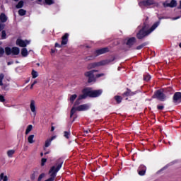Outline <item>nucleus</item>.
I'll use <instances>...</instances> for the list:
<instances>
[{
	"mask_svg": "<svg viewBox=\"0 0 181 181\" xmlns=\"http://www.w3.org/2000/svg\"><path fill=\"white\" fill-rule=\"evenodd\" d=\"M55 47H62V45H60L59 43H55Z\"/></svg>",
	"mask_w": 181,
	"mask_h": 181,
	"instance_id": "09e8293b",
	"label": "nucleus"
},
{
	"mask_svg": "<svg viewBox=\"0 0 181 181\" xmlns=\"http://www.w3.org/2000/svg\"><path fill=\"white\" fill-rule=\"evenodd\" d=\"M29 43H30V40H23L22 39H18L16 40V45L20 47H26Z\"/></svg>",
	"mask_w": 181,
	"mask_h": 181,
	"instance_id": "1a4fd4ad",
	"label": "nucleus"
},
{
	"mask_svg": "<svg viewBox=\"0 0 181 181\" xmlns=\"http://www.w3.org/2000/svg\"><path fill=\"white\" fill-rule=\"evenodd\" d=\"M135 43H136V39L135 37H132L127 40L126 45H127V46L131 47L132 46H134V45H135Z\"/></svg>",
	"mask_w": 181,
	"mask_h": 181,
	"instance_id": "ddd939ff",
	"label": "nucleus"
},
{
	"mask_svg": "<svg viewBox=\"0 0 181 181\" xmlns=\"http://www.w3.org/2000/svg\"><path fill=\"white\" fill-rule=\"evenodd\" d=\"M93 59H94V57L89 56L86 58V60H87V62H90V60H93Z\"/></svg>",
	"mask_w": 181,
	"mask_h": 181,
	"instance_id": "a19ab883",
	"label": "nucleus"
},
{
	"mask_svg": "<svg viewBox=\"0 0 181 181\" xmlns=\"http://www.w3.org/2000/svg\"><path fill=\"white\" fill-rule=\"evenodd\" d=\"M68 38H69V34L66 33L63 37H62V45H67L68 42Z\"/></svg>",
	"mask_w": 181,
	"mask_h": 181,
	"instance_id": "dca6fc26",
	"label": "nucleus"
},
{
	"mask_svg": "<svg viewBox=\"0 0 181 181\" xmlns=\"http://www.w3.org/2000/svg\"><path fill=\"white\" fill-rule=\"evenodd\" d=\"M108 48L105 47L100 49H98L95 52V56H100V54H104L105 53H107Z\"/></svg>",
	"mask_w": 181,
	"mask_h": 181,
	"instance_id": "4468645a",
	"label": "nucleus"
},
{
	"mask_svg": "<svg viewBox=\"0 0 181 181\" xmlns=\"http://www.w3.org/2000/svg\"><path fill=\"white\" fill-rule=\"evenodd\" d=\"M144 80L145 81H149V80H151V76H149V75L145 76Z\"/></svg>",
	"mask_w": 181,
	"mask_h": 181,
	"instance_id": "ea45409f",
	"label": "nucleus"
},
{
	"mask_svg": "<svg viewBox=\"0 0 181 181\" xmlns=\"http://www.w3.org/2000/svg\"><path fill=\"white\" fill-rule=\"evenodd\" d=\"M45 176H46V175H45V173H42V174L40 175V176L38 177L37 180H38V181H41L43 177H45Z\"/></svg>",
	"mask_w": 181,
	"mask_h": 181,
	"instance_id": "72a5a7b5",
	"label": "nucleus"
},
{
	"mask_svg": "<svg viewBox=\"0 0 181 181\" xmlns=\"http://www.w3.org/2000/svg\"><path fill=\"white\" fill-rule=\"evenodd\" d=\"M35 138V135L31 134L28 137V141L30 144H35V140L33 139Z\"/></svg>",
	"mask_w": 181,
	"mask_h": 181,
	"instance_id": "6ab92c4d",
	"label": "nucleus"
},
{
	"mask_svg": "<svg viewBox=\"0 0 181 181\" xmlns=\"http://www.w3.org/2000/svg\"><path fill=\"white\" fill-rule=\"evenodd\" d=\"M47 153H49V152L45 153V155H47Z\"/></svg>",
	"mask_w": 181,
	"mask_h": 181,
	"instance_id": "69168bd1",
	"label": "nucleus"
},
{
	"mask_svg": "<svg viewBox=\"0 0 181 181\" xmlns=\"http://www.w3.org/2000/svg\"><path fill=\"white\" fill-rule=\"evenodd\" d=\"M8 181V176L5 175L4 173L0 174V181Z\"/></svg>",
	"mask_w": 181,
	"mask_h": 181,
	"instance_id": "412c9836",
	"label": "nucleus"
},
{
	"mask_svg": "<svg viewBox=\"0 0 181 181\" xmlns=\"http://www.w3.org/2000/svg\"><path fill=\"white\" fill-rule=\"evenodd\" d=\"M20 52H21V49L18 47H13L11 49V53H12V54H14L15 56H18V54H19Z\"/></svg>",
	"mask_w": 181,
	"mask_h": 181,
	"instance_id": "2eb2a0df",
	"label": "nucleus"
},
{
	"mask_svg": "<svg viewBox=\"0 0 181 181\" xmlns=\"http://www.w3.org/2000/svg\"><path fill=\"white\" fill-rule=\"evenodd\" d=\"M4 28H5V25L0 23V32L1 30H4Z\"/></svg>",
	"mask_w": 181,
	"mask_h": 181,
	"instance_id": "a18cd8bd",
	"label": "nucleus"
},
{
	"mask_svg": "<svg viewBox=\"0 0 181 181\" xmlns=\"http://www.w3.org/2000/svg\"><path fill=\"white\" fill-rule=\"evenodd\" d=\"M179 47L181 48V42L179 44Z\"/></svg>",
	"mask_w": 181,
	"mask_h": 181,
	"instance_id": "e2e57ef3",
	"label": "nucleus"
},
{
	"mask_svg": "<svg viewBox=\"0 0 181 181\" xmlns=\"http://www.w3.org/2000/svg\"><path fill=\"white\" fill-rule=\"evenodd\" d=\"M40 155H41V156H43V153H41Z\"/></svg>",
	"mask_w": 181,
	"mask_h": 181,
	"instance_id": "0e129e2a",
	"label": "nucleus"
},
{
	"mask_svg": "<svg viewBox=\"0 0 181 181\" xmlns=\"http://www.w3.org/2000/svg\"><path fill=\"white\" fill-rule=\"evenodd\" d=\"M0 101L1 103H5V98H4V95H0Z\"/></svg>",
	"mask_w": 181,
	"mask_h": 181,
	"instance_id": "37998d69",
	"label": "nucleus"
},
{
	"mask_svg": "<svg viewBox=\"0 0 181 181\" xmlns=\"http://www.w3.org/2000/svg\"><path fill=\"white\" fill-rule=\"evenodd\" d=\"M157 108H158V110H163L164 107H163V105H158L157 107Z\"/></svg>",
	"mask_w": 181,
	"mask_h": 181,
	"instance_id": "49530a36",
	"label": "nucleus"
},
{
	"mask_svg": "<svg viewBox=\"0 0 181 181\" xmlns=\"http://www.w3.org/2000/svg\"><path fill=\"white\" fill-rule=\"evenodd\" d=\"M33 84H31V86H30V89L32 90V88H33Z\"/></svg>",
	"mask_w": 181,
	"mask_h": 181,
	"instance_id": "bf43d9fd",
	"label": "nucleus"
},
{
	"mask_svg": "<svg viewBox=\"0 0 181 181\" xmlns=\"http://www.w3.org/2000/svg\"><path fill=\"white\" fill-rule=\"evenodd\" d=\"M145 173H146L145 170L139 171V175H140V176H144Z\"/></svg>",
	"mask_w": 181,
	"mask_h": 181,
	"instance_id": "58836bf2",
	"label": "nucleus"
},
{
	"mask_svg": "<svg viewBox=\"0 0 181 181\" xmlns=\"http://www.w3.org/2000/svg\"><path fill=\"white\" fill-rule=\"evenodd\" d=\"M177 6V1L176 0H171L170 2V8H175Z\"/></svg>",
	"mask_w": 181,
	"mask_h": 181,
	"instance_id": "aec40b11",
	"label": "nucleus"
},
{
	"mask_svg": "<svg viewBox=\"0 0 181 181\" xmlns=\"http://www.w3.org/2000/svg\"><path fill=\"white\" fill-rule=\"evenodd\" d=\"M1 9H4V6H3V5L1 6Z\"/></svg>",
	"mask_w": 181,
	"mask_h": 181,
	"instance_id": "680f3d73",
	"label": "nucleus"
},
{
	"mask_svg": "<svg viewBox=\"0 0 181 181\" xmlns=\"http://www.w3.org/2000/svg\"><path fill=\"white\" fill-rule=\"evenodd\" d=\"M15 155V150H8L7 151V156L8 158H12Z\"/></svg>",
	"mask_w": 181,
	"mask_h": 181,
	"instance_id": "4be33fe9",
	"label": "nucleus"
},
{
	"mask_svg": "<svg viewBox=\"0 0 181 181\" xmlns=\"http://www.w3.org/2000/svg\"><path fill=\"white\" fill-rule=\"evenodd\" d=\"M54 138H56V136H54L52 137V139H52V141L53 139H54Z\"/></svg>",
	"mask_w": 181,
	"mask_h": 181,
	"instance_id": "4d7b16f0",
	"label": "nucleus"
},
{
	"mask_svg": "<svg viewBox=\"0 0 181 181\" xmlns=\"http://www.w3.org/2000/svg\"><path fill=\"white\" fill-rule=\"evenodd\" d=\"M84 132H86V134H88V132H91V130L88 129L87 130H84Z\"/></svg>",
	"mask_w": 181,
	"mask_h": 181,
	"instance_id": "8fccbe9b",
	"label": "nucleus"
},
{
	"mask_svg": "<svg viewBox=\"0 0 181 181\" xmlns=\"http://www.w3.org/2000/svg\"><path fill=\"white\" fill-rule=\"evenodd\" d=\"M115 98L118 104H119L122 100V98H121L119 96H115Z\"/></svg>",
	"mask_w": 181,
	"mask_h": 181,
	"instance_id": "473e14b6",
	"label": "nucleus"
},
{
	"mask_svg": "<svg viewBox=\"0 0 181 181\" xmlns=\"http://www.w3.org/2000/svg\"><path fill=\"white\" fill-rule=\"evenodd\" d=\"M87 88H85L83 90L82 93L83 94L80 95L78 98V99L76 100L75 103H74V106L76 107V105H80V100H84L86 98H87V97H88V93H87Z\"/></svg>",
	"mask_w": 181,
	"mask_h": 181,
	"instance_id": "6e6552de",
	"label": "nucleus"
},
{
	"mask_svg": "<svg viewBox=\"0 0 181 181\" xmlns=\"http://www.w3.org/2000/svg\"><path fill=\"white\" fill-rule=\"evenodd\" d=\"M31 74H32L33 78H36V77H37L39 76V74H37V71H36L35 70L32 71Z\"/></svg>",
	"mask_w": 181,
	"mask_h": 181,
	"instance_id": "cd10ccee",
	"label": "nucleus"
},
{
	"mask_svg": "<svg viewBox=\"0 0 181 181\" xmlns=\"http://www.w3.org/2000/svg\"><path fill=\"white\" fill-rule=\"evenodd\" d=\"M112 62H114V58L111 59H105L100 61L99 62H93L88 64L87 69L91 70V69H95V67H100V66H107L110 64Z\"/></svg>",
	"mask_w": 181,
	"mask_h": 181,
	"instance_id": "7ed1b4c3",
	"label": "nucleus"
},
{
	"mask_svg": "<svg viewBox=\"0 0 181 181\" xmlns=\"http://www.w3.org/2000/svg\"><path fill=\"white\" fill-rule=\"evenodd\" d=\"M28 54H29V52H28V49L26 48L21 49V56H23V57H26Z\"/></svg>",
	"mask_w": 181,
	"mask_h": 181,
	"instance_id": "f3484780",
	"label": "nucleus"
},
{
	"mask_svg": "<svg viewBox=\"0 0 181 181\" xmlns=\"http://www.w3.org/2000/svg\"><path fill=\"white\" fill-rule=\"evenodd\" d=\"M0 21L1 22H2L3 23H5V22H6V21H8V18L6 17V16L5 15V13H1L0 15Z\"/></svg>",
	"mask_w": 181,
	"mask_h": 181,
	"instance_id": "a211bd4d",
	"label": "nucleus"
},
{
	"mask_svg": "<svg viewBox=\"0 0 181 181\" xmlns=\"http://www.w3.org/2000/svg\"><path fill=\"white\" fill-rule=\"evenodd\" d=\"M131 91L130 90H127V92H125L123 95H126L127 97H128V95H132V94H130Z\"/></svg>",
	"mask_w": 181,
	"mask_h": 181,
	"instance_id": "79ce46f5",
	"label": "nucleus"
},
{
	"mask_svg": "<svg viewBox=\"0 0 181 181\" xmlns=\"http://www.w3.org/2000/svg\"><path fill=\"white\" fill-rule=\"evenodd\" d=\"M144 46H145V45L142 44V45L138 46V47H136V49H137V50H141V49H142Z\"/></svg>",
	"mask_w": 181,
	"mask_h": 181,
	"instance_id": "c03bdc74",
	"label": "nucleus"
},
{
	"mask_svg": "<svg viewBox=\"0 0 181 181\" xmlns=\"http://www.w3.org/2000/svg\"><path fill=\"white\" fill-rule=\"evenodd\" d=\"M179 18H180V17L178 16V17L174 18L173 20L176 21V19H179Z\"/></svg>",
	"mask_w": 181,
	"mask_h": 181,
	"instance_id": "13d9d810",
	"label": "nucleus"
},
{
	"mask_svg": "<svg viewBox=\"0 0 181 181\" xmlns=\"http://www.w3.org/2000/svg\"><path fill=\"white\" fill-rule=\"evenodd\" d=\"M5 52L7 56H9V54H12V49H11L9 47H6L5 48Z\"/></svg>",
	"mask_w": 181,
	"mask_h": 181,
	"instance_id": "b1692460",
	"label": "nucleus"
},
{
	"mask_svg": "<svg viewBox=\"0 0 181 181\" xmlns=\"http://www.w3.org/2000/svg\"><path fill=\"white\" fill-rule=\"evenodd\" d=\"M163 5L164 8H170V3H163Z\"/></svg>",
	"mask_w": 181,
	"mask_h": 181,
	"instance_id": "e433bc0d",
	"label": "nucleus"
},
{
	"mask_svg": "<svg viewBox=\"0 0 181 181\" xmlns=\"http://www.w3.org/2000/svg\"><path fill=\"white\" fill-rule=\"evenodd\" d=\"M51 131H52V132L54 131V127H52Z\"/></svg>",
	"mask_w": 181,
	"mask_h": 181,
	"instance_id": "6e6d98bb",
	"label": "nucleus"
},
{
	"mask_svg": "<svg viewBox=\"0 0 181 181\" xmlns=\"http://www.w3.org/2000/svg\"><path fill=\"white\" fill-rule=\"evenodd\" d=\"M177 9H181V0L180 1V4L177 7Z\"/></svg>",
	"mask_w": 181,
	"mask_h": 181,
	"instance_id": "603ef678",
	"label": "nucleus"
},
{
	"mask_svg": "<svg viewBox=\"0 0 181 181\" xmlns=\"http://www.w3.org/2000/svg\"><path fill=\"white\" fill-rule=\"evenodd\" d=\"M16 8H17V9H21V8H23V1H20L16 6Z\"/></svg>",
	"mask_w": 181,
	"mask_h": 181,
	"instance_id": "393cba45",
	"label": "nucleus"
},
{
	"mask_svg": "<svg viewBox=\"0 0 181 181\" xmlns=\"http://www.w3.org/2000/svg\"><path fill=\"white\" fill-rule=\"evenodd\" d=\"M4 77H5V75H4V74H0V86H4V83H2V81Z\"/></svg>",
	"mask_w": 181,
	"mask_h": 181,
	"instance_id": "c756f323",
	"label": "nucleus"
},
{
	"mask_svg": "<svg viewBox=\"0 0 181 181\" xmlns=\"http://www.w3.org/2000/svg\"><path fill=\"white\" fill-rule=\"evenodd\" d=\"M88 108H90V106H88V105H87V104L81 105L78 106L77 107H76V106H74L71 110L70 117L71 118V117H73V115H74V114H76V112H77V111H86V110H88Z\"/></svg>",
	"mask_w": 181,
	"mask_h": 181,
	"instance_id": "20e7f679",
	"label": "nucleus"
},
{
	"mask_svg": "<svg viewBox=\"0 0 181 181\" xmlns=\"http://www.w3.org/2000/svg\"><path fill=\"white\" fill-rule=\"evenodd\" d=\"M37 81H35L33 83V84L35 86V84H37Z\"/></svg>",
	"mask_w": 181,
	"mask_h": 181,
	"instance_id": "5fc2aeb1",
	"label": "nucleus"
},
{
	"mask_svg": "<svg viewBox=\"0 0 181 181\" xmlns=\"http://www.w3.org/2000/svg\"><path fill=\"white\" fill-rule=\"evenodd\" d=\"M159 26V22H157L156 23H154L151 28H150V30L145 31V27H144L141 30H140V31L137 33L136 36H137V39H144V37H145V36H148V35H149L150 33H152V32H153V30L158 27Z\"/></svg>",
	"mask_w": 181,
	"mask_h": 181,
	"instance_id": "f03ea898",
	"label": "nucleus"
},
{
	"mask_svg": "<svg viewBox=\"0 0 181 181\" xmlns=\"http://www.w3.org/2000/svg\"><path fill=\"white\" fill-rule=\"evenodd\" d=\"M4 88H6V86H4Z\"/></svg>",
	"mask_w": 181,
	"mask_h": 181,
	"instance_id": "338daca9",
	"label": "nucleus"
},
{
	"mask_svg": "<svg viewBox=\"0 0 181 181\" xmlns=\"http://www.w3.org/2000/svg\"><path fill=\"white\" fill-rule=\"evenodd\" d=\"M56 52H57V49H51V53H56Z\"/></svg>",
	"mask_w": 181,
	"mask_h": 181,
	"instance_id": "3c124183",
	"label": "nucleus"
},
{
	"mask_svg": "<svg viewBox=\"0 0 181 181\" xmlns=\"http://www.w3.org/2000/svg\"><path fill=\"white\" fill-rule=\"evenodd\" d=\"M154 97L158 98V100H160V101H165V98H166V95L163 94L162 90H157L154 95Z\"/></svg>",
	"mask_w": 181,
	"mask_h": 181,
	"instance_id": "9d476101",
	"label": "nucleus"
},
{
	"mask_svg": "<svg viewBox=\"0 0 181 181\" xmlns=\"http://www.w3.org/2000/svg\"><path fill=\"white\" fill-rule=\"evenodd\" d=\"M103 76H105L104 74H97L96 77L98 78L99 77H103Z\"/></svg>",
	"mask_w": 181,
	"mask_h": 181,
	"instance_id": "de8ad7c7",
	"label": "nucleus"
},
{
	"mask_svg": "<svg viewBox=\"0 0 181 181\" xmlns=\"http://www.w3.org/2000/svg\"><path fill=\"white\" fill-rule=\"evenodd\" d=\"M63 166V161H57L49 170V178L45 181H54L57 172L62 169Z\"/></svg>",
	"mask_w": 181,
	"mask_h": 181,
	"instance_id": "f257e3e1",
	"label": "nucleus"
},
{
	"mask_svg": "<svg viewBox=\"0 0 181 181\" xmlns=\"http://www.w3.org/2000/svg\"><path fill=\"white\" fill-rule=\"evenodd\" d=\"M76 98H77V95L74 94L71 95L69 100L71 103H74V100H76Z\"/></svg>",
	"mask_w": 181,
	"mask_h": 181,
	"instance_id": "c85d7f7f",
	"label": "nucleus"
},
{
	"mask_svg": "<svg viewBox=\"0 0 181 181\" xmlns=\"http://www.w3.org/2000/svg\"><path fill=\"white\" fill-rule=\"evenodd\" d=\"M32 129H33V126L32 124L28 125L25 130V135H28Z\"/></svg>",
	"mask_w": 181,
	"mask_h": 181,
	"instance_id": "5701e85b",
	"label": "nucleus"
},
{
	"mask_svg": "<svg viewBox=\"0 0 181 181\" xmlns=\"http://www.w3.org/2000/svg\"><path fill=\"white\" fill-rule=\"evenodd\" d=\"M97 71L96 70H92L89 71H86L84 74L85 77H87L88 82L93 83V81H95V76H94V73Z\"/></svg>",
	"mask_w": 181,
	"mask_h": 181,
	"instance_id": "39448f33",
	"label": "nucleus"
},
{
	"mask_svg": "<svg viewBox=\"0 0 181 181\" xmlns=\"http://www.w3.org/2000/svg\"><path fill=\"white\" fill-rule=\"evenodd\" d=\"M45 4H47V5H53L54 1H53V0H45Z\"/></svg>",
	"mask_w": 181,
	"mask_h": 181,
	"instance_id": "2f4dec72",
	"label": "nucleus"
},
{
	"mask_svg": "<svg viewBox=\"0 0 181 181\" xmlns=\"http://www.w3.org/2000/svg\"><path fill=\"white\" fill-rule=\"evenodd\" d=\"M1 39H6V32L5 30L1 32Z\"/></svg>",
	"mask_w": 181,
	"mask_h": 181,
	"instance_id": "7c9ffc66",
	"label": "nucleus"
},
{
	"mask_svg": "<svg viewBox=\"0 0 181 181\" xmlns=\"http://www.w3.org/2000/svg\"><path fill=\"white\" fill-rule=\"evenodd\" d=\"M139 6H151V5H155L156 6H159V4L155 2L154 0H145L141 1L139 4Z\"/></svg>",
	"mask_w": 181,
	"mask_h": 181,
	"instance_id": "0eeeda50",
	"label": "nucleus"
},
{
	"mask_svg": "<svg viewBox=\"0 0 181 181\" xmlns=\"http://www.w3.org/2000/svg\"><path fill=\"white\" fill-rule=\"evenodd\" d=\"M9 64H12V62H8V66H9Z\"/></svg>",
	"mask_w": 181,
	"mask_h": 181,
	"instance_id": "052dcab7",
	"label": "nucleus"
},
{
	"mask_svg": "<svg viewBox=\"0 0 181 181\" xmlns=\"http://www.w3.org/2000/svg\"><path fill=\"white\" fill-rule=\"evenodd\" d=\"M31 179H33V180H34V179H35V174L32 175Z\"/></svg>",
	"mask_w": 181,
	"mask_h": 181,
	"instance_id": "864d4df0",
	"label": "nucleus"
},
{
	"mask_svg": "<svg viewBox=\"0 0 181 181\" xmlns=\"http://www.w3.org/2000/svg\"><path fill=\"white\" fill-rule=\"evenodd\" d=\"M18 14L20 15V16H25V15H26V10L20 9L18 11Z\"/></svg>",
	"mask_w": 181,
	"mask_h": 181,
	"instance_id": "a878e982",
	"label": "nucleus"
},
{
	"mask_svg": "<svg viewBox=\"0 0 181 181\" xmlns=\"http://www.w3.org/2000/svg\"><path fill=\"white\" fill-rule=\"evenodd\" d=\"M50 144H52V139H49L46 140L45 144V148H49V146H50Z\"/></svg>",
	"mask_w": 181,
	"mask_h": 181,
	"instance_id": "bb28decb",
	"label": "nucleus"
},
{
	"mask_svg": "<svg viewBox=\"0 0 181 181\" xmlns=\"http://www.w3.org/2000/svg\"><path fill=\"white\" fill-rule=\"evenodd\" d=\"M86 93L88 95V97H98V95H101V93H103V90H92L90 88H86Z\"/></svg>",
	"mask_w": 181,
	"mask_h": 181,
	"instance_id": "423d86ee",
	"label": "nucleus"
},
{
	"mask_svg": "<svg viewBox=\"0 0 181 181\" xmlns=\"http://www.w3.org/2000/svg\"><path fill=\"white\" fill-rule=\"evenodd\" d=\"M69 135H70L69 132H64V137L66 138V139H69Z\"/></svg>",
	"mask_w": 181,
	"mask_h": 181,
	"instance_id": "4c0bfd02",
	"label": "nucleus"
},
{
	"mask_svg": "<svg viewBox=\"0 0 181 181\" xmlns=\"http://www.w3.org/2000/svg\"><path fill=\"white\" fill-rule=\"evenodd\" d=\"M47 161V159L46 158H42L41 160V166H45V163Z\"/></svg>",
	"mask_w": 181,
	"mask_h": 181,
	"instance_id": "f704fd0d",
	"label": "nucleus"
},
{
	"mask_svg": "<svg viewBox=\"0 0 181 181\" xmlns=\"http://www.w3.org/2000/svg\"><path fill=\"white\" fill-rule=\"evenodd\" d=\"M15 1V2H18V1H19V0H14Z\"/></svg>",
	"mask_w": 181,
	"mask_h": 181,
	"instance_id": "774afa93",
	"label": "nucleus"
},
{
	"mask_svg": "<svg viewBox=\"0 0 181 181\" xmlns=\"http://www.w3.org/2000/svg\"><path fill=\"white\" fill-rule=\"evenodd\" d=\"M30 108L32 112L34 114V116H36V103L35 100H30Z\"/></svg>",
	"mask_w": 181,
	"mask_h": 181,
	"instance_id": "f8f14e48",
	"label": "nucleus"
},
{
	"mask_svg": "<svg viewBox=\"0 0 181 181\" xmlns=\"http://www.w3.org/2000/svg\"><path fill=\"white\" fill-rule=\"evenodd\" d=\"M4 53H5V49H4V48L0 47V57H2V56L4 55Z\"/></svg>",
	"mask_w": 181,
	"mask_h": 181,
	"instance_id": "c9c22d12",
	"label": "nucleus"
},
{
	"mask_svg": "<svg viewBox=\"0 0 181 181\" xmlns=\"http://www.w3.org/2000/svg\"><path fill=\"white\" fill-rule=\"evenodd\" d=\"M173 101L175 103H181V93L180 92H176L174 94L173 96Z\"/></svg>",
	"mask_w": 181,
	"mask_h": 181,
	"instance_id": "9b49d317",
	"label": "nucleus"
}]
</instances>
